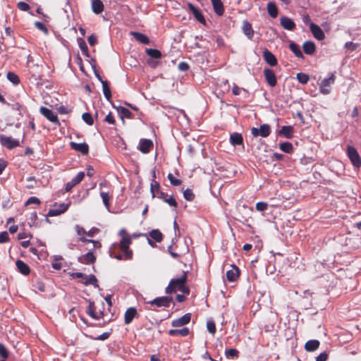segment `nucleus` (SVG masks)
I'll return each instance as SVG.
<instances>
[{"mask_svg":"<svg viewBox=\"0 0 361 361\" xmlns=\"http://www.w3.org/2000/svg\"><path fill=\"white\" fill-rule=\"evenodd\" d=\"M187 281V272H183V275L176 279H172L168 286L165 289V293L167 294H171L177 290H179L183 286V283H185Z\"/></svg>","mask_w":361,"mask_h":361,"instance_id":"obj_1","label":"nucleus"},{"mask_svg":"<svg viewBox=\"0 0 361 361\" xmlns=\"http://www.w3.org/2000/svg\"><path fill=\"white\" fill-rule=\"evenodd\" d=\"M336 80L335 74L331 73L329 78H324L320 83L319 92L323 94H328L330 93V86L334 83Z\"/></svg>","mask_w":361,"mask_h":361,"instance_id":"obj_2","label":"nucleus"},{"mask_svg":"<svg viewBox=\"0 0 361 361\" xmlns=\"http://www.w3.org/2000/svg\"><path fill=\"white\" fill-rule=\"evenodd\" d=\"M131 244V240L128 235H123L120 241V248L125 253V259H130L133 257V252L129 250Z\"/></svg>","mask_w":361,"mask_h":361,"instance_id":"obj_3","label":"nucleus"},{"mask_svg":"<svg viewBox=\"0 0 361 361\" xmlns=\"http://www.w3.org/2000/svg\"><path fill=\"white\" fill-rule=\"evenodd\" d=\"M347 155L354 166L359 167L361 165L360 157L354 147L348 146Z\"/></svg>","mask_w":361,"mask_h":361,"instance_id":"obj_4","label":"nucleus"},{"mask_svg":"<svg viewBox=\"0 0 361 361\" xmlns=\"http://www.w3.org/2000/svg\"><path fill=\"white\" fill-rule=\"evenodd\" d=\"M251 133L254 137H267L271 133V128L268 124H262L259 128H252Z\"/></svg>","mask_w":361,"mask_h":361,"instance_id":"obj_5","label":"nucleus"},{"mask_svg":"<svg viewBox=\"0 0 361 361\" xmlns=\"http://www.w3.org/2000/svg\"><path fill=\"white\" fill-rule=\"evenodd\" d=\"M153 177L154 179L152 180L151 185H150V192L152 193V197H158L159 199H162L164 197V196L166 195L164 192L161 191L160 190V185L159 183L154 180L155 178V171H153Z\"/></svg>","mask_w":361,"mask_h":361,"instance_id":"obj_6","label":"nucleus"},{"mask_svg":"<svg viewBox=\"0 0 361 361\" xmlns=\"http://www.w3.org/2000/svg\"><path fill=\"white\" fill-rule=\"evenodd\" d=\"M39 112L49 121L54 123L56 125H60V122L59 121L56 114L52 110L47 107L42 106L39 109Z\"/></svg>","mask_w":361,"mask_h":361,"instance_id":"obj_7","label":"nucleus"},{"mask_svg":"<svg viewBox=\"0 0 361 361\" xmlns=\"http://www.w3.org/2000/svg\"><path fill=\"white\" fill-rule=\"evenodd\" d=\"M171 297L162 296L154 298V300L148 302L151 305H155L158 307H168L172 301Z\"/></svg>","mask_w":361,"mask_h":361,"instance_id":"obj_8","label":"nucleus"},{"mask_svg":"<svg viewBox=\"0 0 361 361\" xmlns=\"http://www.w3.org/2000/svg\"><path fill=\"white\" fill-rule=\"evenodd\" d=\"M69 205H70L69 203H68V204L62 203L60 204H57L56 203H55L54 204V208L50 209L48 212L47 215L49 216H59V215L64 213L68 209Z\"/></svg>","mask_w":361,"mask_h":361,"instance_id":"obj_9","label":"nucleus"},{"mask_svg":"<svg viewBox=\"0 0 361 361\" xmlns=\"http://www.w3.org/2000/svg\"><path fill=\"white\" fill-rule=\"evenodd\" d=\"M0 141L2 145L9 149L20 145V142L18 140L4 135H0Z\"/></svg>","mask_w":361,"mask_h":361,"instance_id":"obj_10","label":"nucleus"},{"mask_svg":"<svg viewBox=\"0 0 361 361\" xmlns=\"http://www.w3.org/2000/svg\"><path fill=\"white\" fill-rule=\"evenodd\" d=\"M264 75L267 82L270 87H274L276 85V76L273 70L269 68H265L264 70Z\"/></svg>","mask_w":361,"mask_h":361,"instance_id":"obj_11","label":"nucleus"},{"mask_svg":"<svg viewBox=\"0 0 361 361\" xmlns=\"http://www.w3.org/2000/svg\"><path fill=\"white\" fill-rule=\"evenodd\" d=\"M85 177V173L82 171L79 172L76 176H75L70 182H68L65 185V190L66 192H69L71 189L80 183Z\"/></svg>","mask_w":361,"mask_h":361,"instance_id":"obj_12","label":"nucleus"},{"mask_svg":"<svg viewBox=\"0 0 361 361\" xmlns=\"http://www.w3.org/2000/svg\"><path fill=\"white\" fill-rule=\"evenodd\" d=\"M191 319V314L190 313H186L183 316L180 317V318L173 319L171 322V325L173 327H180L183 326L185 324H188Z\"/></svg>","mask_w":361,"mask_h":361,"instance_id":"obj_13","label":"nucleus"},{"mask_svg":"<svg viewBox=\"0 0 361 361\" xmlns=\"http://www.w3.org/2000/svg\"><path fill=\"white\" fill-rule=\"evenodd\" d=\"M310 29L315 39L318 40H322L324 39L325 35L319 25L314 23H311L310 24Z\"/></svg>","mask_w":361,"mask_h":361,"instance_id":"obj_14","label":"nucleus"},{"mask_svg":"<svg viewBox=\"0 0 361 361\" xmlns=\"http://www.w3.org/2000/svg\"><path fill=\"white\" fill-rule=\"evenodd\" d=\"M188 6L190 11L192 13L195 19L201 24L205 25L206 20H205V18H204L203 14L200 11V10H199L197 8H196L191 3H188Z\"/></svg>","mask_w":361,"mask_h":361,"instance_id":"obj_15","label":"nucleus"},{"mask_svg":"<svg viewBox=\"0 0 361 361\" xmlns=\"http://www.w3.org/2000/svg\"><path fill=\"white\" fill-rule=\"evenodd\" d=\"M70 146L72 149L76 152H80L84 155L87 154L89 152V146L85 142L77 143L75 142H71Z\"/></svg>","mask_w":361,"mask_h":361,"instance_id":"obj_16","label":"nucleus"},{"mask_svg":"<svg viewBox=\"0 0 361 361\" xmlns=\"http://www.w3.org/2000/svg\"><path fill=\"white\" fill-rule=\"evenodd\" d=\"M153 146V142L151 140L141 139L139 143V150L144 154L149 152Z\"/></svg>","mask_w":361,"mask_h":361,"instance_id":"obj_17","label":"nucleus"},{"mask_svg":"<svg viewBox=\"0 0 361 361\" xmlns=\"http://www.w3.org/2000/svg\"><path fill=\"white\" fill-rule=\"evenodd\" d=\"M242 31L249 39L253 38L255 32L252 27V25L246 20L243 22Z\"/></svg>","mask_w":361,"mask_h":361,"instance_id":"obj_18","label":"nucleus"},{"mask_svg":"<svg viewBox=\"0 0 361 361\" xmlns=\"http://www.w3.org/2000/svg\"><path fill=\"white\" fill-rule=\"evenodd\" d=\"M137 317V312L135 307H129L125 312L124 322L126 324H129L132 322L135 317Z\"/></svg>","mask_w":361,"mask_h":361,"instance_id":"obj_19","label":"nucleus"},{"mask_svg":"<svg viewBox=\"0 0 361 361\" xmlns=\"http://www.w3.org/2000/svg\"><path fill=\"white\" fill-rule=\"evenodd\" d=\"M86 312L89 316H90L92 319H99L103 316L102 312H100L98 314L95 312V305L93 301L89 302L88 308H87Z\"/></svg>","mask_w":361,"mask_h":361,"instance_id":"obj_20","label":"nucleus"},{"mask_svg":"<svg viewBox=\"0 0 361 361\" xmlns=\"http://www.w3.org/2000/svg\"><path fill=\"white\" fill-rule=\"evenodd\" d=\"M281 26L287 30L292 31L295 28V24L292 19L286 16H282L280 19Z\"/></svg>","mask_w":361,"mask_h":361,"instance_id":"obj_21","label":"nucleus"},{"mask_svg":"<svg viewBox=\"0 0 361 361\" xmlns=\"http://www.w3.org/2000/svg\"><path fill=\"white\" fill-rule=\"evenodd\" d=\"M263 58L267 63L271 66H275L277 65V59L276 56L268 49H265L263 51Z\"/></svg>","mask_w":361,"mask_h":361,"instance_id":"obj_22","label":"nucleus"},{"mask_svg":"<svg viewBox=\"0 0 361 361\" xmlns=\"http://www.w3.org/2000/svg\"><path fill=\"white\" fill-rule=\"evenodd\" d=\"M96 260V257L93 252L90 251L87 253L78 257V261L82 264H93Z\"/></svg>","mask_w":361,"mask_h":361,"instance_id":"obj_23","label":"nucleus"},{"mask_svg":"<svg viewBox=\"0 0 361 361\" xmlns=\"http://www.w3.org/2000/svg\"><path fill=\"white\" fill-rule=\"evenodd\" d=\"M238 276L239 269L235 265H233L232 269L226 271V279L229 282L235 281Z\"/></svg>","mask_w":361,"mask_h":361,"instance_id":"obj_24","label":"nucleus"},{"mask_svg":"<svg viewBox=\"0 0 361 361\" xmlns=\"http://www.w3.org/2000/svg\"><path fill=\"white\" fill-rule=\"evenodd\" d=\"M168 334L171 336L185 337L190 334V330L188 327H183L180 329H170Z\"/></svg>","mask_w":361,"mask_h":361,"instance_id":"obj_25","label":"nucleus"},{"mask_svg":"<svg viewBox=\"0 0 361 361\" xmlns=\"http://www.w3.org/2000/svg\"><path fill=\"white\" fill-rule=\"evenodd\" d=\"M16 267L20 273L22 274L27 276L30 274V269L29 266L25 264L23 261L20 259H18L16 262Z\"/></svg>","mask_w":361,"mask_h":361,"instance_id":"obj_26","label":"nucleus"},{"mask_svg":"<svg viewBox=\"0 0 361 361\" xmlns=\"http://www.w3.org/2000/svg\"><path fill=\"white\" fill-rule=\"evenodd\" d=\"M211 1L216 14L219 16H222L224 13V8L221 0H211Z\"/></svg>","mask_w":361,"mask_h":361,"instance_id":"obj_27","label":"nucleus"},{"mask_svg":"<svg viewBox=\"0 0 361 361\" xmlns=\"http://www.w3.org/2000/svg\"><path fill=\"white\" fill-rule=\"evenodd\" d=\"M230 142L232 145H241L243 143V137L240 133H233L230 135Z\"/></svg>","mask_w":361,"mask_h":361,"instance_id":"obj_28","label":"nucleus"},{"mask_svg":"<svg viewBox=\"0 0 361 361\" xmlns=\"http://www.w3.org/2000/svg\"><path fill=\"white\" fill-rule=\"evenodd\" d=\"M130 34L139 42L143 44H149V39L147 35L138 32H131Z\"/></svg>","mask_w":361,"mask_h":361,"instance_id":"obj_29","label":"nucleus"},{"mask_svg":"<svg viewBox=\"0 0 361 361\" xmlns=\"http://www.w3.org/2000/svg\"><path fill=\"white\" fill-rule=\"evenodd\" d=\"M279 134L283 135L286 138L290 139L293 137V128L291 126H282Z\"/></svg>","mask_w":361,"mask_h":361,"instance_id":"obj_30","label":"nucleus"},{"mask_svg":"<svg viewBox=\"0 0 361 361\" xmlns=\"http://www.w3.org/2000/svg\"><path fill=\"white\" fill-rule=\"evenodd\" d=\"M92 10L95 14L101 13L104 11V4L101 0H92Z\"/></svg>","mask_w":361,"mask_h":361,"instance_id":"obj_31","label":"nucleus"},{"mask_svg":"<svg viewBox=\"0 0 361 361\" xmlns=\"http://www.w3.org/2000/svg\"><path fill=\"white\" fill-rule=\"evenodd\" d=\"M302 49L306 54L311 55L315 51L314 43L312 41H306L303 43Z\"/></svg>","mask_w":361,"mask_h":361,"instance_id":"obj_32","label":"nucleus"},{"mask_svg":"<svg viewBox=\"0 0 361 361\" xmlns=\"http://www.w3.org/2000/svg\"><path fill=\"white\" fill-rule=\"evenodd\" d=\"M319 346V341L317 340H310L305 345V349L308 352L316 350Z\"/></svg>","mask_w":361,"mask_h":361,"instance_id":"obj_33","label":"nucleus"},{"mask_svg":"<svg viewBox=\"0 0 361 361\" xmlns=\"http://www.w3.org/2000/svg\"><path fill=\"white\" fill-rule=\"evenodd\" d=\"M100 197L102 200V202H103L105 207L106 208V209L108 211H109L110 210L109 200H110L111 197L109 195V192L101 190L100 191Z\"/></svg>","mask_w":361,"mask_h":361,"instance_id":"obj_34","label":"nucleus"},{"mask_svg":"<svg viewBox=\"0 0 361 361\" xmlns=\"http://www.w3.org/2000/svg\"><path fill=\"white\" fill-rule=\"evenodd\" d=\"M267 11L269 16L272 18H276L278 15V8L276 4L273 2L267 4Z\"/></svg>","mask_w":361,"mask_h":361,"instance_id":"obj_35","label":"nucleus"},{"mask_svg":"<svg viewBox=\"0 0 361 361\" xmlns=\"http://www.w3.org/2000/svg\"><path fill=\"white\" fill-rule=\"evenodd\" d=\"M289 48L294 53L295 56L300 59H303V54L300 50V47L297 44H295V42H291L289 44Z\"/></svg>","mask_w":361,"mask_h":361,"instance_id":"obj_36","label":"nucleus"},{"mask_svg":"<svg viewBox=\"0 0 361 361\" xmlns=\"http://www.w3.org/2000/svg\"><path fill=\"white\" fill-rule=\"evenodd\" d=\"M149 236L151 238L158 243H160L163 239V235L158 229H154L150 231Z\"/></svg>","mask_w":361,"mask_h":361,"instance_id":"obj_37","label":"nucleus"},{"mask_svg":"<svg viewBox=\"0 0 361 361\" xmlns=\"http://www.w3.org/2000/svg\"><path fill=\"white\" fill-rule=\"evenodd\" d=\"M102 90L106 100L110 101L111 98V92L108 82H102Z\"/></svg>","mask_w":361,"mask_h":361,"instance_id":"obj_38","label":"nucleus"},{"mask_svg":"<svg viewBox=\"0 0 361 361\" xmlns=\"http://www.w3.org/2000/svg\"><path fill=\"white\" fill-rule=\"evenodd\" d=\"M118 113L121 115V118H132V113L130 111L123 106H119L118 108Z\"/></svg>","mask_w":361,"mask_h":361,"instance_id":"obj_39","label":"nucleus"},{"mask_svg":"<svg viewBox=\"0 0 361 361\" xmlns=\"http://www.w3.org/2000/svg\"><path fill=\"white\" fill-rule=\"evenodd\" d=\"M147 54L153 59H160L161 57V53L159 50L156 49H147L146 50Z\"/></svg>","mask_w":361,"mask_h":361,"instance_id":"obj_40","label":"nucleus"},{"mask_svg":"<svg viewBox=\"0 0 361 361\" xmlns=\"http://www.w3.org/2000/svg\"><path fill=\"white\" fill-rule=\"evenodd\" d=\"M279 147L281 151L286 153H291L293 151V145L288 142L281 143Z\"/></svg>","mask_w":361,"mask_h":361,"instance_id":"obj_41","label":"nucleus"},{"mask_svg":"<svg viewBox=\"0 0 361 361\" xmlns=\"http://www.w3.org/2000/svg\"><path fill=\"white\" fill-rule=\"evenodd\" d=\"M227 358L236 359L238 357L239 352L235 348H230L225 351Z\"/></svg>","mask_w":361,"mask_h":361,"instance_id":"obj_42","label":"nucleus"},{"mask_svg":"<svg viewBox=\"0 0 361 361\" xmlns=\"http://www.w3.org/2000/svg\"><path fill=\"white\" fill-rule=\"evenodd\" d=\"M85 285H93L94 287L98 288L99 285L97 283V279L94 275H90V276H87L85 278V281L84 282Z\"/></svg>","mask_w":361,"mask_h":361,"instance_id":"obj_43","label":"nucleus"},{"mask_svg":"<svg viewBox=\"0 0 361 361\" xmlns=\"http://www.w3.org/2000/svg\"><path fill=\"white\" fill-rule=\"evenodd\" d=\"M82 118L85 123L89 126H92L94 123V120L91 114L85 112L82 114Z\"/></svg>","mask_w":361,"mask_h":361,"instance_id":"obj_44","label":"nucleus"},{"mask_svg":"<svg viewBox=\"0 0 361 361\" xmlns=\"http://www.w3.org/2000/svg\"><path fill=\"white\" fill-rule=\"evenodd\" d=\"M297 79L301 84H306L310 80V77L308 75L303 73H299L297 74Z\"/></svg>","mask_w":361,"mask_h":361,"instance_id":"obj_45","label":"nucleus"},{"mask_svg":"<svg viewBox=\"0 0 361 361\" xmlns=\"http://www.w3.org/2000/svg\"><path fill=\"white\" fill-rule=\"evenodd\" d=\"M164 202L167 203L171 207H177V202L175 200V198L173 196H170L169 197H167V195L164 196V198L161 199Z\"/></svg>","mask_w":361,"mask_h":361,"instance_id":"obj_46","label":"nucleus"},{"mask_svg":"<svg viewBox=\"0 0 361 361\" xmlns=\"http://www.w3.org/2000/svg\"><path fill=\"white\" fill-rule=\"evenodd\" d=\"M7 79L13 84H18L20 82L18 76L12 72H8L7 73Z\"/></svg>","mask_w":361,"mask_h":361,"instance_id":"obj_47","label":"nucleus"},{"mask_svg":"<svg viewBox=\"0 0 361 361\" xmlns=\"http://www.w3.org/2000/svg\"><path fill=\"white\" fill-rule=\"evenodd\" d=\"M79 47H80V50L82 51V53L85 56H89L87 46L85 42L82 39H80V41L79 42Z\"/></svg>","mask_w":361,"mask_h":361,"instance_id":"obj_48","label":"nucleus"},{"mask_svg":"<svg viewBox=\"0 0 361 361\" xmlns=\"http://www.w3.org/2000/svg\"><path fill=\"white\" fill-rule=\"evenodd\" d=\"M167 178L172 185L178 186L182 183V181L180 179L176 178L172 173H169Z\"/></svg>","mask_w":361,"mask_h":361,"instance_id":"obj_49","label":"nucleus"},{"mask_svg":"<svg viewBox=\"0 0 361 361\" xmlns=\"http://www.w3.org/2000/svg\"><path fill=\"white\" fill-rule=\"evenodd\" d=\"M183 197L188 201H192L195 198V195L192 190L188 188L183 192Z\"/></svg>","mask_w":361,"mask_h":361,"instance_id":"obj_50","label":"nucleus"},{"mask_svg":"<svg viewBox=\"0 0 361 361\" xmlns=\"http://www.w3.org/2000/svg\"><path fill=\"white\" fill-rule=\"evenodd\" d=\"M207 329L210 334L214 335L216 333L215 323L213 321H208L207 322Z\"/></svg>","mask_w":361,"mask_h":361,"instance_id":"obj_51","label":"nucleus"},{"mask_svg":"<svg viewBox=\"0 0 361 361\" xmlns=\"http://www.w3.org/2000/svg\"><path fill=\"white\" fill-rule=\"evenodd\" d=\"M35 26L39 30L43 32L45 35L49 33L48 29L46 27L44 23L37 21L35 23Z\"/></svg>","mask_w":361,"mask_h":361,"instance_id":"obj_52","label":"nucleus"},{"mask_svg":"<svg viewBox=\"0 0 361 361\" xmlns=\"http://www.w3.org/2000/svg\"><path fill=\"white\" fill-rule=\"evenodd\" d=\"M268 208V204L264 202H259L256 204V209L259 212H264Z\"/></svg>","mask_w":361,"mask_h":361,"instance_id":"obj_53","label":"nucleus"},{"mask_svg":"<svg viewBox=\"0 0 361 361\" xmlns=\"http://www.w3.org/2000/svg\"><path fill=\"white\" fill-rule=\"evenodd\" d=\"M0 356L4 359H6L8 357V352L4 345L1 343H0Z\"/></svg>","mask_w":361,"mask_h":361,"instance_id":"obj_54","label":"nucleus"},{"mask_svg":"<svg viewBox=\"0 0 361 361\" xmlns=\"http://www.w3.org/2000/svg\"><path fill=\"white\" fill-rule=\"evenodd\" d=\"M109 336H110L109 332H104L102 334L98 336L97 337H93V336H89V338L91 339H93V340L104 341V340H106L107 338H109Z\"/></svg>","mask_w":361,"mask_h":361,"instance_id":"obj_55","label":"nucleus"},{"mask_svg":"<svg viewBox=\"0 0 361 361\" xmlns=\"http://www.w3.org/2000/svg\"><path fill=\"white\" fill-rule=\"evenodd\" d=\"M9 240V235L7 231L0 233V243H4Z\"/></svg>","mask_w":361,"mask_h":361,"instance_id":"obj_56","label":"nucleus"},{"mask_svg":"<svg viewBox=\"0 0 361 361\" xmlns=\"http://www.w3.org/2000/svg\"><path fill=\"white\" fill-rule=\"evenodd\" d=\"M18 8L20 11H27L30 9V6L25 2L20 1L18 3Z\"/></svg>","mask_w":361,"mask_h":361,"instance_id":"obj_57","label":"nucleus"},{"mask_svg":"<svg viewBox=\"0 0 361 361\" xmlns=\"http://www.w3.org/2000/svg\"><path fill=\"white\" fill-rule=\"evenodd\" d=\"M359 47V44L353 43L352 42H346L345 44V47L349 49L352 51L355 50Z\"/></svg>","mask_w":361,"mask_h":361,"instance_id":"obj_58","label":"nucleus"},{"mask_svg":"<svg viewBox=\"0 0 361 361\" xmlns=\"http://www.w3.org/2000/svg\"><path fill=\"white\" fill-rule=\"evenodd\" d=\"M104 121L110 124L115 123V119L111 112H109L105 117Z\"/></svg>","mask_w":361,"mask_h":361,"instance_id":"obj_59","label":"nucleus"},{"mask_svg":"<svg viewBox=\"0 0 361 361\" xmlns=\"http://www.w3.org/2000/svg\"><path fill=\"white\" fill-rule=\"evenodd\" d=\"M178 68L180 71H186L189 69V65L188 63L182 61L179 63Z\"/></svg>","mask_w":361,"mask_h":361,"instance_id":"obj_60","label":"nucleus"},{"mask_svg":"<svg viewBox=\"0 0 361 361\" xmlns=\"http://www.w3.org/2000/svg\"><path fill=\"white\" fill-rule=\"evenodd\" d=\"M39 204L40 200L36 197H30L26 202V204Z\"/></svg>","mask_w":361,"mask_h":361,"instance_id":"obj_61","label":"nucleus"},{"mask_svg":"<svg viewBox=\"0 0 361 361\" xmlns=\"http://www.w3.org/2000/svg\"><path fill=\"white\" fill-rule=\"evenodd\" d=\"M327 358L328 354L326 352H323L316 357V361H326Z\"/></svg>","mask_w":361,"mask_h":361,"instance_id":"obj_62","label":"nucleus"},{"mask_svg":"<svg viewBox=\"0 0 361 361\" xmlns=\"http://www.w3.org/2000/svg\"><path fill=\"white\" fill-rule=\"evenodd\" d=\"M87 40L90 46H94L97 42V38L95 35H92L88 37Z\"/></svg>","mask_w":361,"mask_h":361,"instance_id":"obj_63","label":"nucleus"},{"mask_svg":"<svg viewBox=\"0 0 361 361\" xmlns=\"http://www.w3.org/2000/svg\"><path fill=\"white\" fill-rule=\"evenodd\" d=\"M110 256L111 257L116 258L117 259L121 260L123 259V255L121 254H117L111 249L110 250Z\"/></svg>","mask_w":361,"mask_h":361,"instance_id":"obj_64","label":"nucleus"}]
</instances>
